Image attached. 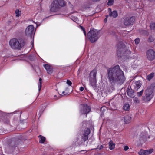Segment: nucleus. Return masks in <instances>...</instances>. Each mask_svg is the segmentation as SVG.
Listing matches in <instances>:
<instances>
[{
    "label": "nucleus",
    "mask_w": 155,
    "mask_h": 155,
    "mask_svg": "<svg viewBox=\"0 0 155 155\" xmlns=\"http://www.w3.org/2000/svg\"><path fill=\"white\" fill-rule=\"evenodd\" d=\"M107 78L110 84H113L118 82L122 84L125 79L123 71L117 65L110 68H107Z\"/></svg>",
    "instance_id": "nucleus-1"
},
{
    "label": "nucleus",
    "mask_w": 155,
    "mask_h": 155,
    "mask_svg": "<svg viewBox=\"0 0 155 155\" xmlns=\"http://www.w3.org/2000/svg\"><path fill=\"white\" fill-rule=\"evenodd\" d=\"M9 44L12 48L15 50H21L27 44V39L24 37L18 39L14 38L10 40Z\"/></svg>",
    "instance_id": "nucleus-2"
},
{
    "label": "nucleus",
    "mask_w": 155,
    "mask_h": 155,
    "mask_svg": "<svg viewBox=\"0 0 155 155\" xmlns=\"http://www.w3.org/2000/svg\"><path fill=\"white\" fill-rule=\"evenodd\" d=\"M155 88V83H153L145 90V96H142L143 100L145 102L149 101L153 98V93Z\"/></svg>",
    "instance_id": "nucleus-3"
},
{
    "label": "nucleus",
    "mask_w": 155,
    "mask_h": 155,
    "mask_svg": "<svg viewBox=\"0 0 155 155\" xmlns=\"http://www.w3.org/2000/svg\"><path fill=\"white\" fill-rule=\"evenodd\" d=\"M99 33V31L91 28L87 34V38L91 43H94L99 38L98 35Z\"/></svg>",
    "instance_id": "nucleus-4"
},
{
    "label": "nucleus",
    "mask_w": 155,
    "mask_h": 155,
    "mask_svg": "<svg viewBox=\"0 0 155 155\" xmlns=\"http://www.w3.org/2000/svg\"><path fill=\"white\" fill-rule=\"evenodd\" d=\"M117 54L118 57H122L126 52L128 51L125 44L122 42H119L117 45Z\"/></svg>",
    "instance_id": "nucleus-5"
},
{
    "label": "nucleus",
    "mask_w": 155,
    "mask_h": 155,
    "mask_svg": "<svg viewBox=\"0 0 155 155\" xmlns=\"http://www.w3.org/2000/svg\"><path fill=\"white\" fill-rule=\"evenodd\" d=\"M97 73L96 69H94L91 72L88 77L90 84L94 89H96L97 87L96 76Z\"/></svg>",
    "instance_id": "nucleus-6"
},
{
    "label": "nucleus",
    "mask_w": 155,
    "mask_h": 155,
    "mask_svg": "<svg viewBox=\"0 0 155 155\" xmlns=\"http://www.w3.org/2000/svg\"><path fill=\"white\" fill-rule=\"evenodd\" d=\"M135 19L134 16L130 17H124L123 18V21L124 25L126 26H129L133 25Z\"/></svg>",
    "instance_id": "nucleus-7"
},
{
    "label": "nucleus",
    "mask_w": 155,
    "mask_h": 155,
    "mask_svg": "<svg viewBox=\"0 0 155 155\" xmlns=\"http://www.w3.org/2000/svg\"><path fill=\"white\" fill-rule=\"evenodd\" d=\"M35 33V31H34V28L32 25H31L28 26L26 28L25 31V34L27 36L32 38L34 36Z\"/></svg>",
    "instance_id": "nucleus-8"
},
{
    "label": "nucleus",
    "mask_w": 155,
    "mask_h": 155,
    "mask_svg": "<svg viewBox=\"0 0 155 155\" xmlns=\"http://www.w3.org/2000/svg\"><path fill=\"white\" fill-rule=\"evenodd\" d=\"M17 147L15 142L12 140L10 143H9L6 149V151L8 153H12L15 149Z\"/></svg>",
    "instance_id": "nucleus-9"
},
{
    "label": "nucleus",
    "mask_w": 155,
    "mask_h": 155,
    "mask_svg": "<svg viewBox=\"0 0 155 155\" xmlns=\"http://www.w3.org/2000/svg\"><path fill=\"white\" fill-rule=\"evenodd\" d=\"M146 56L147 59L152 61L155 59V52L152 49H150L146 52Z\"/></svg>",
    "instance_id": "nucleus-10"
},
{
    "label": "nucleus",
    "mask_w": 155,
    "mask_h": 155,
    "mask_svg": "<svg viewBox=\"0 0 155 155\" xmlns=\"http://www.w3.org/2000/svg\"><path fill=\"white\" fill-rule=\"evenodd\" d=\"M91 110V107L87 104H84L83 105V107L80 110V112L82 114L87 115ZM86 116L87 115H86Z\"/></svg>",
    "instance_id": "nucleus-11"
},
{
    "label": "nucleus",
    "mask_w": 155,
    "mask_h": 155,
    "mask_svg": "<svg viewBox=\"0 0 155 155\" xmlns=\"http://www.w3.org/2000/svg\"><path fill=\"white\" fill-rule=\"evenodd\" d=\"M90 132L91 130L89 128H88L86 130H85L81 136V140L84 142L87 141L88 140V135L90 134Z\"/></svg>",
    "instance_id": "nucleus-12"
},
{
    "label": "nucleus",
    "mask_w": 155,
    "mask_h": 155,
    "mask_svg": "<svg viewBox=\"0 0 155 155\" xmlns=\"http://www.w3.org/2000/svg\"><path fill=\"white\" fill-rule=\"evenodd\" d=\"M54 2L59 8L64 6L66 4V2L64 0H54Z\"/></svg>",
    "instance_id": "nucleus-13"
},
{
    "label": "nucleus",
    "mask_w": 155,
    "mask_h": 155,
    "mask_svg": "<svg viewBox=\"0 0 155 155\" xmlns=\"http://www.w3.org/2000/svg\"><path fill=\"white\" fill-rule=\"evenodd\" d=\"M147 133H142L140 135L139 140L141 143L145 142L147 140Z\"/></svg>",
    "instance_id": "nucleus-14"
},
{
    "label": "nucleus",
    "mask_w": 155,
    "mask_h": 155,
    "mask_svg": "<svg viewBox=\"0 0 155 155\" xmlns=\"http://www.w3.org/2000/svg\"><path fill=\"white\" fill-rule=\"evenodd\" d=\"M153 150V149H150L148 150H143L141 149L138 153L139 155H146L149 154L151 153Z\"/></svg>",
    "instance_id": "nucleus-15"
},
{
    "label": "nucleus",
    "mask_w": 155,
    "mask_h": 155,
    "mask_svg": "<svg viewBox=\"0 0 155 155\" xmlns=\"http://www.w3.org/2000/svg\"><path fill=\"white\" fill-rule=\"evenodd\" d=\"M109 12V15L110 17H112L114 18H117L118 16V14L117 11L114 10L112 11L110 8H108Z\"/></svg>",
    "instance_id": "nucleus-16"
},
{
    "label": "nucleus",
    "mask_w": 155,
    "mask_h": 155,
    "mask_svg": "<svg viewBox=\"0 0 155 155\" xmlns=\"http://www.w3.org/2000/svg\"><path fill=\"white\" fill-rule=\"evenodd\" d=\"M126 92L127 93V95L129 97L132 98H134V91L131 88L130 86H128Z\"/></svg>",
    "instance_id": "nucleus-17"
},
{
    "label": "nucleus",
    "mask_w": 155,
    "mask_h": 155,
    "mask_svg": "<svg viewBox=\"0 0 155 155\" xmlns=\"http://www.w3.org/2000/svg\"><path fill=\"white\" fill-rule=\"evenodd\" d=\"M44 67L47 71V73L49 74H51L53 71L52 67L48 64L44 65Z\"/></svg>",
    "instance_id": "nucleus-18"
},
{
    "label": "nucleus",
    "mask_w": 155,
    "mask_h": 155,
    "mask_svg": "<svg viewBox=\"0 0 155 155\" xmlns=\"http://www.w3.org/2000/svg\"><path fill=\"white\" fill-rule=\"evenodd\" d=\"M124 122L126 124H127L130 123L131 120V115H126L124 117Z\"/></svg>",
    "instance_id": "nucleus-19"
},
{
    "label": "nucleus",
    "mask_w": 155,
    "mask_h": 155,
    "mask_svg": "<svg viewBox=\"0 0 155 155\" xmlns=\"http://www.w3.org/2000/svg\"><path fill=\"white\" fill-rule=\"evenodd\" d=\"M50 11L52 12H55L59 8L53 2L51 5Z\"/></svg>",
    "instance_id": "nucleus-20"
},
{
    "label": "nucleus",
    "mask_w": 155,
    "mask_h": 155,
    "mask_svg": "<svg viewBox=\"0 0 155 155\" xmlns=\"http://www.w3.org/2000/svg\"><path fill=\"white\" fill-rule=\"evenodd\" d=\"M2 120L5 124H9V120L6 116H4L2 118Z\"/></svg>",
    "instance_id": "nucleus-21"
},
{
    "label": "nucleus",
    "mask_w": 155,
    "mask_h": 155,
    "mask_svg": "<svg viewBox=\"0 0 155 155\" xmlns=\"http://www.w3.org/2000/svg\"><path fill=\"white\" fill-rule=\"evenodd\" d=\"M135 84L136 85L135 89L136 90H137L141 87V84L140 81H136L135 82Z\"/></svg>",
    "instance_id": "nucleus-22"
},
{
    "label": "nucleus",
    "mask_w": 155,
    "mask_h": 155,
    "mask_svg": "<svg viewBox=\"0 0 155 155\" xmlns=\"http://www.w3.org/2000/svg\"><path fill=\"white\" fill-rule=\"evenodd\" d=\"M38 137L39 138L40 140L39 142L40 143H43L46 140L45 138L41 135H40L38 136Z\"/></svg>",
    "instance_id": "nucleus-23"
},
{
    "label": "nucleus",
    "mask_w": 155,
    "mask_h": 155,
    "mask_svg": "<svg viewBox=\"0 0 155 155\" xmlns=\"http://www.w3.org/2000/svg\"><path fill=\"white\" fill-rule=\"evenodd\" d=\"M109 149L111 150H112L114 148L115 144L113 143L112 140H110L109 143Z\"/></svg>",
    "instance_id": "nucleus-24"
},
{
    "label": "nucleus",
    "mask_w": 155,
    "mask_h": 155,
    "mask_svg": "<svg viewBox=\"0 0 155 155\" xmlns=\"http://www.w3.org/2000/svg\"><path fill=\"white\" fill-rule=\"evenodd\" d=\"M130 106L128 103L125 104L123 106V109L125 111H128L130 110Z\"/></svg>",
    "instance_id": "nucleus-25"
},
{
    "label": "nucleus",
    "mask_w": 155,
    "mask_h": 155,
    "mask_svg": "<svg viewBox=\"0 0 155 155\" xmlns=\"http://www.w3.org/2000/svg\"><path fill=\"white\" fill-rule=\"evenodd\" d=\"M140 33L141 35H143L148 36L149 35V32L146 30H142L140 31Z\"/></svg>",
    "instance_id": "nucleus-26"
},
{
    "label": "nucleus",
    "mask_w": 155,
    "mask_h": 155,
    "mask_svg": "<svg viewBox=\"0 0 155 155\" xmlns=\"http://www.w3.org/2000/svg\"><path fill=\"white\" fill-rule=\"evenodd\" d=\"M154 75V72H152L147 76V79L149 81H150L153 78Z\"/></svg>",
    "instance_id": "nucleus-27"
},
{
    "label": "nucleus",
    "mask_w": 155,
    "mask_h": 155,
    "mask_svg": "<svg viewBox=\"0 0 155 155\" xmlns=\"http://www.w3.org/2000/svg\"><path fill=\"white\" fill-rule=\"evenodd\" d=\"M155 40V39L153 36L150 35L147 39V41L151 43L153 42Z\"/></svg>",
    "instance_id": "nucleus-28"
},
{
    "label": "nucleus",
    "mask_w": 155,
    "mask_h": 155,
    "mask_svg": "<svg viewBox=\"0 0 155 155\" xmlns=\"http://www.w3.org/2000/svg\"><path fill=\"white\" fill-rule=\"evenodd\" d=\"M42 79L40 78L39 79V82L38 83V90L40 91L42 87Z\"/></svg>",
    "instance_id": "nucleus-29"
},
{
    "label": "nucleus",
    "mask_w": 155,
    "mask_h": 155,
    "mask_svg": "<svg viewBox=\"0 0 155 155\" xmlns=\"http://www.w3.org/2000/svg\"><path fill=\"white\" fill-rule=\"evenodd\" d=\"M15 13L16 16L17 17H19L21 14V12L18 9H17L15 11Z\"/></svg>",
    "instance_id": "nucleus-30"
},
{
    "label": "nucleus",
    "mask_w": 155,
    "mask_h": 155,
    "mask_svg": "<svg viewBox=\"0 0 155 155\" xmlns=\"http://www.w3.org/2000/svg\"><path fill=\"white\" fill-rule=\"evenodd\" d=\"M106 109V107H105L103 106L101 108L100 111L101 112L103 113L105 112Z\"/></svg>",
    "instance_id": "nucleus-31"
},
{
    "label": "nucleus",
    "mask_w": 155,
    "mask_h": 155,
    "mask_svg": "<svg viewBox=\"0 0 155 155\" xmlns=\"http://www.w3.org/2000/svg\"><path fill=\"white\" fill-rule=\"evenodd\" d=\"M150 26L151 29H155V22L151 24Z\"/></svg>",
    "instance_id": "nucleus-32"
},
{
    "label": "nucleus",
    "mask_w": 155,
    "mask_h": 155,
    "mask_svg": "<svg viewBox=\"0 0 155 155\" xmlns=\"http://www.w3.org/2000/svg\"><path fill=\"white\" fill-rule=\"evenodd\" d=\"M114 2V0H108L107 4L109 5H111L113 4Z\"/></svg>",
    "instance_id": "nucleus-33"
},
{
    "label": "nucleus",
    "mask_w": 155,
    "mask_h": 155,
    "mask_svg": "<svg viewBox=\"0 0 155 155\" xmlns=\"http://www.w3.org/2000/svg\"><path fill=\"white\" fill-rule=\"evenodd\" d=\"M133 100L134 102L136 103H139L140 102V100L136 97H134Z\"/></svg>",
    "instance_id": "nucleus-34"
},
{
    "label": "nucleus",
    "mask_w": 155,
    "mask_h": 155,
    "mask_svg": "<svg viewBox=\"0 0 155 155\" xmlns=\"http://www.w3.org/2000/svg\"><path fill=\"white\" fill-rule=\"evenodd\" d=\"M143 92V90H142L140 91L137 92V94L138 96H142Z\"/></svg>",
    "instance_id": "nucleus-35"
},
{
    "label": "nucleus",
    "mask_w": 155,
    "mask_h": 155,
    "mask_svg": "<svg viewBox=\"0 0 155 155\" xmlns=\"http://www.w3.org/2000/svg\"><path fill=\"white\" fill-rule=\"evenodd\" d=\"M114 90V87H107V90L109 92H111L112 91Z\"/></svg>",
    "instance_id": "nucleus-36"
},
{
    "label": "nucleus",
    "mask_w": 155,
    "mask_h": 155,
    "mask_svg": "<svg viewBox=\"0 0 155 155\" xmlns=\"http://www.w3.org/2000/svg\"><path fill=\"white\" fill-rule=\"evenodd\" d=\"M140 38H136L135 40V42L136 44H138L140 42Z\"/></svg>",
    "instance_id": "nucleus-37"
},
{
    "label": "nucleus",
    "mask_w": 155,
    "mask_h": 155,
    "mask_svg": "<svg viewBox=\"0 0 155 155\" xmlns=\"http://www.w3.org/2000/svg\"><path fill=\"white\" fill-rule=\"evenodd\" d=\"M67 84L69 86H71L72 83L69 80H67L66 82Z\"/></svg>",
    "instance_id": "nucleus-38"
},
{
    "label": "nucleus",
    "mask_w": 155,
    "mask_h": 155,
    "mask_svg": "<svg viewBox=\"0 0 155 155\" xmlns=\"http://www.w3.org/2000/svg\"><path fill=\"white\" fill-rule=\"evenodd\" d=\"M98 147H99V146H97V148H95L94 149H98V148L99 149V150H101L102 148H104V146H103V145H101L100 146V147L99 148H98Z\"/></svg>",
    "instance_id": "nucleus-39"
},
{
    "label": "nucleus",
    "mask_w": 155,
    "mask_h": 155,
    "mask_svg": "<svg viewBox=\"0 0 155 155\" xmlns=\"http://www.w3.org/2000/svg\"><path fill=\"white\" fill-rule=\"evenodd\" d=\"M129 149V147L127 146H125L124 147V150L125 151Z\"/></svg>",
    "instance_id": "nucleus-40"
},
{
    "label": "nucleus",
    "mask_w": 155,
    "mask_h": 155,
    "mask_svg": "<svg viewBox=\"0 0 155 155\" xmlns=\"http://www.w3.org/2000/svg\"><path fill=\"white\" fill-rule=\"evenodd\" d=\"M28 58L31 61H33V58L32 56H29L28 57Z\"/></svg>",
    "instance_id": "nucleus-41"
},
{
    "label": "nucleus",
    "mask_w": 155,
    "mask_h": 155,
    "mask_svg": "<svg viewBox=\"0 0 155 155\" xmlns=\"http://www.w3.org/2000/svg\"><path fill=\"white\" fill-rule=\"evenodd\" d=\"M84 89V88L83 87H81L80 88V90L81 91H82Z\"/></svg>",
    "instance_id": "nucleus-42"
},
{
    "label": "nucleus",
    "mask_w": 155,
    "mask_h": 155,
    "mask_svg": "<svg viewBox=\"0 0 155 155\" xmlns=\"http://www.w3.org/2000/svg\"><path fill=\"white\" fill-rule=\"evenodd\" d=\"M80 28L82 30H84L85 29V28L82 26H80Z\"/></svg>",
    "instance_id": "nucleus-43"
},
{
    "label": "nucleus",
    "mask_w": 155,
    "mask_h": 155,
    "mask_svg": "<svg viewBox=\"0 0 155 155\" xmlns=\"http://www.w3.org/2000/svg\"><path fill=\"white\" fill-rule=\"evenodd\" d=\"M93 2H97L100 1V0H91Z\"/></svg>",
    "instance_id": "nucleus-44"
},
{
    "label": "nucleus",
    "mask_w": 155,
    "mask_h": 155,
    "mask_svg": "<svg viewBox=\"0 0 155 155\" xmlns=\"http://www.w3.org/2000/svg\"><path fill=\"white\" fill-rule=\"evenodd\" d=\"M83 32L84 33V34L85 36H86V31H85V30L84 29V30H83Z\"/></svg>",
    "instance_id": "nucleus-45"
},
{
    "label": "nucleus",
    "mask_w": 155,
    "mask_h": 155,
    "mask_svg": "<svg viewBox=\"0 0 155 155\" xmlns=\"http://www.w3.org/2000/svg\"><path fill=\"white\" fill-rule=\"evenodd\" d=\"M65 93V92L64 91H63L62 92V94H63V95H62L61 96V97L62 96H63V95H67V94H68V93H66V94H64V93Z\"/></svg>",
    "instance_id": "nucleus-46"
},
{
    "label": "nucleus",
    "mask_w": 155,
    "mask_h": 155,
    "mask_svg": "<svg viewBox=\"0 0 155 155\" xmlns=\"http://www.w3.org/2000/svg\"><path fill=\"white\" fill-rule=\"evenodd\" d=\"M107 18H106L104 20V22H105V23H106L107 22Z\"/></svg>",
    "instance_id": "nucleus-47"
},
{
    "label": "nucleus",
    "mask_w": 155,
    "mask_h": 155,
    "mask_svg": "<svg viewBox=\"0 0 155 155\" xmlns=\"http://www.w3.org/2000/svg\"><path fill=\"white\" fill-rule=\"evenodd\" d=\"M106 104L108 106L110 105V104L109 103V102H106Z\"/></svg>",
    "instance_id": "nucleus-48"
},
{
    "label": "nucleus",
    "mask_w": 155,
    "mask_h": 155,
    "mask_svg": "<svg viewBox=\"0 0 155 155\" xmlns=\"http://www.w3.org/2000/svg\"><path fill=\"white\" fill-rule=\"evenodd\" d=\"M147 137L148 139L150 138V136L149 135Z\"/></svg>",
    "instance_id": "nucleus-49"
},
{
    "label": "nucleus",
    "mask_w": 155,
    "mask_h": 155,
    "mask_svg": "<svg viewBox=\"0 0 155 155\" xmlns=\"http://www.w3.org/2000/svg\"><path fill=\"white\" fill-rule=\"evenodd\" d=\"M148 1L150 2H152L153 1H154V0H148Z\"/></svg>",
    "instance_id": "nucleus-50"
},
{
    "label": "nucleus",
    "mask_w": 155,
    "mask_h": 155,
    "mask_svg": "<svg viewBox=\"0 0 155 155\" xmlns=\"http://www.w3.org/2000/svg\"><path fill=\"white\" fill-rule=\"evenodd\" d=\"M109 16L108 15H106V18H107V17H108Z\"/></svg>",
    "instance_id": "nucleus-51"
},
{
    "label": "nucleus",
    "mask_w": 155,
    "mask_h": 155,
    "mask_svg": "<svg viewBox=\"0 0 155 155\" xmlns=\"http://www.w3.org/2000/svg\"><path fill=\"white\" fill-rule=\"evenodd\" d=\"M57 97V96H56V95H54V97Z\"/></svg>",
    "instance_id": "nucleus-52"
},
{
    "label": "nucleus",
    "mask_w": 155,
    "mask_h": 155,
    "mask_svg": "<svg viewBox=\"0 0 155 155\" xmlns=\"http://www.w3.org/2000/svg\"><path fill=\"white\" fill-rule=\"evenodd\" d=\"M68 89V88H66V90H65V91H67V89Z\"/></svg>",
    "instance_id": "nucleus-53"
},
{
    "label": "nucleus",
    "mask_w": 155,
    "mask_h": 155,
    "mask_svg": "<svg viewBox=\"0 0 155 155\" xmlns=\"http://www.w3.org/2000/svg\"><path fill=\"white\" fill-rule=\"evenodd\" d=\"M102 114H101V116H102Z\"/></svg>",
    "instance_id": "nucleus-54"
}]
</instances>
